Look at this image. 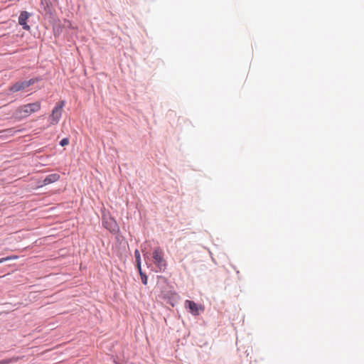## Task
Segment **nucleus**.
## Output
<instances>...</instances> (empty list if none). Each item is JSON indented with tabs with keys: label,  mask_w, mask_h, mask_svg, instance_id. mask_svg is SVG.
I'll return each instance as SVG.
<instances>
[{
	"label": "nucleus",
	"mask_w": 364,
	"mask_h": 364,
	"mask_svg": "<svg viewBox=\"0 0 364 364\" xmlns=\"http://www.w3.org/2000/svg\"><path fill=\"white\" fill-rule=\"evenodd\" d=\"M41 105L40 102L23 105L15 110L14 115L17 119H23L31 114L38 112L41 109Z\"/></svg>",
	"instance_id": "nucleus-1"
},
{
	"label": "nucleus",
	"mask_w": 364,
	"mask_h": 364,
	"mask_svg": "<svg viewBox=\"0 0 364 364\" xmlns=\"http://www.w3.org/2000/svg\"><path fill=\"white\" fill-rule=\"evenodd\" d=\"M154 262L159 268V271L164 270L166 267V262L164 259V254L162 249L159 247H156L152 253Z\"/></svg>",
	"instance_id": "nucleus-2"
},
{
	"label": "nucleus",
	"mask_w": 364,
	"mask_h": 364,
	"mask_svg": "<svg viewBox=\"0 0 364 364\" xmlns=\"http://www.w3.org/2000/svg\"><path fill=\"white\" fill-rule=\"evenodd\" d=\"M65 106V102L60 101L58 102L53 108L51 114L50 115V123L52 125H55L58 123L61 115L63 107Z\"/></svg>",
	"instance_id": "nucleus-3"
},
{
	"label": "nucleus",
	"mask_w": 364,
	"mask_h": 364,
	"mask_svg": "<svg viewBox=\"0 0 364 364\" xmlns=\"http://www.w3.org/2000/svg\"><path fill=\"white\" fill-rule=\"evenodd\" d=\"M31 16V14L27 11H22L18 17V23L23 26V28L29 31L30 26L27 24V20Z\"/></svg>",
	"instance_id": "nucleus-4"
},
{
	"label": "nucleus",
	"mask_w": 364,
	"mask_h": 364,
	"mask_svg": "<svg viewBox=\"0 0 364 364\" xmlns=\"http://www.w3.org/2000/svg\"><path fill=\"white\" fill-rule=\"evenodd\" d=\"M60 176L58 173H52L49 174L43 180V185H48L50 183H53L54 182L58 181L60 179Z\"/></svg>",
	"instance_id": "nucleus-5"
},
{
	"label": "nucleus",
	"mask_w": 364,
	"mask_h": 364,
	"mask_svg": "<svg viewBox=\"0 0 364 364\" xmlns=\"http://www.w3.org/2000/svg\"><path fill=\"white\" fill-rule=\"evenodd\" d=\"M185 303L188 306L192 314H193L194 315H198L199 314L198 306L194 301L186 300Z\"/></svg>",
	"instance_id": "nucleus-6"
},
{
	"label": "nucleus",
	"mask_w": 364,
	"mask_h": 364,
	"mask_svg": "<svg viewBox=\"0 0 364 364\" xmlns=\"http://www.w3.org/2000/svg\"><path fill=\"white\" fill-rule=\"evenodd\" d=\"M26 86H24V81L23 82H17L13 85H11L9 88L10 91L12 92H16L20 90H22L25 89Z\"/></svg>",
	"instance_id": "nucleus-7"
},
{
	"label": "nucleus",
	"mask_w": 364,
	"mask_h": 364,
	"mask_svg": "<svg viewBox=\"0 0 364 364\" xmlns=\"http://www.w3.org/2000/svg\"><path fill=\"white\" fill-rule=\"evenodd\" d=\"M104 226L111 232H114L117 230V224L112 219L109 221H106L104 223Z\"/></svg>",
	"instance_id": "nucleus-8"
},
{
	"label": "nucleus",
	"mask_w": 364,
	"mask_h": 364,
	"mask_svg": "<svg viewBox=\"0 0 364 364\" xmlns=\"http://www.w3.org/2000/svg\"><path fill=\"white\" fill-rule=\"evenodd\" d=\"M20 132V130H16L14 128L6 129L1 131V133L5 134L6 136H14L16 133Z\"/></svg>",
	"instance_id": "nucleus-9"
},
{
	"label": "nucleus",
	"mask_w": 364,
	"mask_h": 364,
	"mask_svg": "<svg viewBox=\"0 0 364 364\" xmlns=\"http://www.w3.org/2000/svg\"><path fill=\"white\" fill-rule=\"evenodd\" d=\"M18 258V256L13 255V256H9L6 257H3L0 259V263H2L6 261L11 260V259H16Z\"/></svg>",
	"instance_id": "nucleus-10"
},
{
	"label": "nucleus",
	"mask_w": 364,
	"mask_h": 364,
	"mask_svg": "<svg viewBox=\"0 0 364 364\" xmlns=\"http://www.w3.org/2000/svg\"><path fill=\"white\" fill-rule=\"evenodd\" d=\"M37 80L35 79H31L28 81H24V86H26V87H29L30 85L34 84Z\"/></svg>",
	"instance_id": "nucleus-11"
},
{
	"label": "nucleus",
	"mask_w": 364,
	"mask_h": 364,
	"mask_svg": "<svg viewBox=\"0 0 364 364\" xmlns=\"http://www.w3.org/2000/svg\"><path fill=\"white\" fill-rule=\"evenodd\" d=\"M140 276H141L142 283L146 285L147 284L146 275L145 274H144L143 272H140Z\"/></svg>",
	"instance_id": "nucleus-12"
},
{
	"label": "nucleus",
	"mask_w": 364,
	"mask_h": 364,
	"mask_svg": "<svg viewBox=\"0 0 364 364\" xmlns=\"http://www.w3.org/2000/svg\"><path fill=\"white\" fill-rule=\"evenodd\" d=\"M69 144V139L68 138H64L60 142V144L62 146H66Z\"/></svg>",
	"instance_id": "nucleus-13"
},
{
	"label": "nucleus",
	"mask_w": 364,
	"mask_h": 364,
	"mask_svg": "<svg viewBox=\"0 0 364 364\" xmlns=\"http://www.w3.org/2000/svg\"><path fill=\"white\" fill-rule=\"evenodd\" d=\"M134 255H135V258H136V262H138V261H141L140 253L138 250H135Z\"/></svg>",
	"instance_id": "nucleus-14"
},
{
	"label": "nucleus",
	"mask_w": 364,
	"mask_h": 364,
	"mask_svg": "<svg viewBox=\"0 0 364 364\" xmlns=\"http://www.w3.org/2000/svg\"><path fill=\"white\" fill-rule=\"evenodd\" d=\"M12 360H13L12 359L1 360V361H0V364H9V363H10Z\"/></svg>",
	"instance_id": "nucleus-15"
},
{
	"label": "nucleus",
	"mask_w": 364,
	"mask_h": 364,
	"mask_svg": "<svg viewBox=\"0 0 364 364\" xmlns=\"http://www.w3.org/2000/svg\"><path fill=\"white\" fill-rule=\"evenodd\" d=\"M136 263H137V269H138L139 273L142 272L141 268V261H138V262H136Z\"/></svg>",
	"instance_id": "nucleus-16"
}]
</instances>
